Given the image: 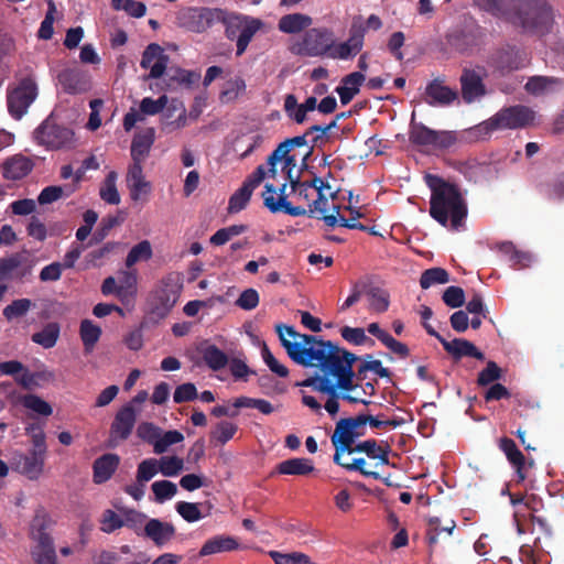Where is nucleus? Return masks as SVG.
<instances>
[{
  "mask_svg": "<svg viewBox=\"0 0 564 564\" xmlns=\"http://www.w3.org/2000/svg\"><path fill=\"white\" fill-rule=\"evenodd\" d=\"M335 464L345 468L348 471H358L365 477L380 479L379 473L366 468V459L362 457L354 458L351 462H344V457H340L339 463Z\"/></svg>",
  "mask_w": 564,
  "mask_h": 564,
  "instance_id": "54",
  "label": "nucleus"
},
{
  "mask_svg": "<svg viewBox=\"0 0 564 564\" xmlns=\"http://www.w3.org/2000/svg\"><path fill=\"white\" fill-rule=\"evenodd\" d=\"M415 112L409 129V141L416 147L431 148L433 150H447L457 142L455 131L433 130L422 122H415Z\"/></svg>",
  "mask_w": 564,
  "mask_h": 564,
  "instance_id": "6",
  "label": "nucleus"
},
{
  "mask_svg": "<svg viewBox=\"0 0 564 564\" xmlns=\"http://www.w3.org/2000/svg\"><path fill=\"white\" fill-rule=\"evenodd\" d=\"M265 178L264 165H259L256 170L245 180L241 187L237 189L229 198L228 210L229 213H238L246 208L251 198L252 192Z\"/></svg>",
  "mask_w": 564,
  "mask_h": 564,
  "instance_id": "12",
  "label": "nucleus"
},
{
  "mask_svg": "<svg viewBox=\"0 0 564 564\" xmlns=\"http://www.w3.org/2000/svg\"><path fill=\"white\" fill-rule=\"evenodd\" d=\"M457 99V90L446 86L443 77L434 78L425 87L424 101L429 106H449Z\"/></svg>",
  "mask_w": 564,
  "mask_h": 564,
  "instance_id": "14",
  "label": "nucleus"
},
{
  "mask_svg": "<svg viewBox=\"0 0 564 564\" xmlns=\"http://www.w3.org/2000/svg\"><path fill=\"white\" fill-rule=\"evenodd\" d=\"M117 176L115 171L109 172L99 189L101 199L111 205H118L120 203V195L116 185Z\"/></svg>",
  "mask_w": 564,
  "mask_h": 564,
  "instance_id": "39",
  "label": "nucleus"
},
{
  "mask_svg": "<svg viewBox=\"0 0 564 564\" xmlns=\"http://www.w3.org/2000/svg\"><path fill=\"white\" fill-rule=\"evenodd\" d=\"M499 449L506 455L510 464H520L524 458L522 452L518 448L516 442L507 436H502L498 440Z\"/></svg>",
  "mask_w": 564,
  "mask_h": 564,
  "instance_id": "47",
  "label": "nucleus"
},
{
  "mask_svg": "<svg viewBox=\"0 0 564 564\" xmlns=\"http://www.w3.org/2000/svg\"><path fill=\"white\" fill-rule=\"evenodd\" d=\"M362 435L364 433H355L352 431V422H347L346 417L340 419L336 423L334 434L330 437L332 444L335 447L334 463H339L340 457H343V448H348V446L355 443L356 438Z\"/></svg>",
  "mask_w": 564,
  "mask_h": 564,
  "instance_id": "19",
  "label": "nucleus"
},
{
  "mask_svg": "<svg viewBox=\"0 0 564 564\" xmlns=\"http://www.w3.org/2000/svg\"><path fill=\"white\" fill-rule=\"evenodd\" d=\"M61 328L57 323L46 324L40 332H37V345L44 348H52L56 345L59 337Z\"/></svg>",
  "mask_w": 564,
  "mask_h": 564,
  "instance_id": "45",
  "label": "nucleus"
},
{
  "mask_svg": "<svg viewBox=\"0 0 564 564\" xmlns=\"http://www.w3.org/2000/svg\"><path fill=\"white\" fill-rule=\"evenodd\" d=\"M158 473H160L158 459L156 458H147V459H143L138 465L135 479L139 482L147 484L153 477H155Z\"/></svg>",
  "mask_w": 564,
  "mask_h": 564,
  "instance_id": "51",
  "label": "nucleus"
},
{
  "mask_svg": "<svg viewBox=\"0 0 564 564\" xmlns=\"http://www.w3.org/2000/svg\"><path fill=\"white\" fill-rule=\"evenodd\" d=\"M33 263L32 253L28 250L15 252L7 258L0 259V280L11 279L14 272L24 275L31 272Z\"/></svg>",
  "mask_w": 564,
  "mask_h": 564,
  "instance_id": "17",
  "label": "nucleus"
},
{
  "mask_svg": "<svg viewBox=\"0 0 564 564\" xmlns=\"http://www.w3.org/2000/svg\"><path fill=\"white\" fill-rule=\"evenodd\" d=\"M120 464V457L117 454L107 453L98 457L93 464V479L95 484L108 481Z\"/></svg>",
  "mask_w": 564,
  "mask_h": 564,
  "instance_id": "25",
  "label": "nucleus"
},
{
  "mask_svg": "<svg viewBox=\"0 0 564 564\" xmlns=\"http://www.w3.org/2000/svg\"><path fill=\"white\" fill-rule=\"evenodd\" d=\"M198 398V392L194 383L186 382L176 387L173 393V400L175 403H185Z\"/></svg>",
  "mask_w": 564,
  "mask_h": 564,
  "instance_id": "62",
  "label": "nucleus"
},
{
  "mask_svg": "<svg viewBox=\"0 0 564 564\" xmlns=\"http://www.w3.org/2000/svg\"><path fill=\"white\" fill-rule=\"evenodd\" d=\"M226 21V10L208 7H185L176 14V23L189 32L204 33Z\"/></svg>",
  "mask_w": 564,
  "mask_h": 564,
  "instance_id": "5",
  "label": "nucleus"
},
{
  "mask_svg": "<svg viewBox=\"0 0 564 564\" xmlns=\"http://www.w3.org/2000/svg\"><path fill=\"white\" fill-rule=\"evenodd\" d=\"M534 111L527 106L516 105L502 108L488 120L479 124V129L489 133L501 129H520L531 124Z\"/></svg>",
  "mask_w": 564,
  "mask_h": 564,
  "instance_id": "7",
  "label": "nucleus"
},
{
  "mask_svg": "<svg viewBox=\"0 0 564 564\" xmlns=\"http://www.w3.org/2000/svg\"><path fill=\"white\" fill-rule=\"evenodd\" d=\"M442 300L447 306L457 308L465 303V292L460 286L452 285L443 292Z\"/></svg>",
  "mask_w": 564,
  "mask_h": 564,
  "instance_id": "59",
  "label": "nucleus"
},
{
  "mask_svg": "<svg viewBox=\"0 0 564 564\" xmlns=\"http://www.w3.org/2000/svg\"><path fill=\"white\" fill-rule=\"evenodd\" d=\"M314 470V465L310 458L294 457L282 460L275 467L280 475L306 476Z\"/></svg>",
  "mask_w": 564,
  "mask_h": 564,
  "instance_id": "31",
  "label": "nucleus"
},
{
  "mask_svg": "<svg viewBox=\"0 0 564 564\" xmlns=\"http://www.w3.org/2000/svg\"><path fill=\"white\" fill-rule=\"evenodd\" d=\"M169 56L163 53L162 47L156 43L149 44L143 51L140 66L150 68L148 78H160L166 70Z\"/></svg>",
  "mask_w": 564,
  "mask_h": 564,
  "instance_id": "15",
  "label": "nucleus"
},
{
  "mask_svg": "<svg viewBox=\"0 0 564 564\" xmlns=\"http://www.w3.org/2000/svg\"><path fill=\"white\" fill-rule=\"evenodd\" d=\"M563 80L557 77L533 76L525 84V89L532 95H541L563 85Z\"/></svg>",
  "mask_w": 564,
  "mask_h": 564,
  "instance_id": "35",
  "label": "nucleus"
},
{
  "mask_svg": "<svg viewBox=\"0 0 564 564\" xmlns=\"http://www.w3.org/2000/svg\"><path fill=\"white\" fill-rule=\"evenodd\" d=\"M487 63L501 75H506L525 66V54L517 46L506 44L496 48Z\"/></svg>",
  "mask_w": 564,
  "mask_h": 564,
  "instance_id": "9",
  "label": "nucleus"
},
{
  "mask_svg": "<svg viewBox=\"0 0 564 564\" xmlns=\"http://www.w3.org/2000/svg\"><path fill=\"white\" fill-rule=\"evenodd\" d=\"M167 104V97L162 95L158 99H152L151 97H145L140 102V111L143 115L154 116L161 112Z\"/></svg>",
  "mask_w": 564,
  "mask_h": 564,
  "instance_id": "60",
  "label": "nucleus"
},
{
  "mask_svg": "<svg viewBox=\"0 0 564 564\" xmlns=\"http://www.w3.org/2000/svg\"><path fill=\"white\" fill-rule=\"evenodd\" d=\"M239 546L237 540L229 535H216L208 539L199 550V556L213 555L221 552H230Z\"/></svg>",
  "mask_w": 564,
  "mask_h": 564,
  "instance_id": "33",
  "label": "nucleus"
},
{
  "mask_svg": "<svg viewBox=\"0 0 564 564\" xmlns=\"http://www.w3.org/2000/svg\"><path fill=\"white\" fill-rule=\"evenodd\" d=\"M137 294V278L131 272H124L119 279L117 297L122 304H129Z\"/></svg>",
  "mask_w": 564,
  "mask_h": 564,
  "instance_id": "37",
  "label": "nucleus"
},
{
  "mask_svg": "<svg viewBox=\"0 0 564 564\" xmlns=\"http://www.w3.org/2000/svg\"><path fill=\"white\" fill-rule=\"evenodd\" d=\"M237 21V29H240V33L237 37V51L236 55L241 56L249 43L251 42L254 34L261 29L263 25L262 21L254 18L242 17V19H235Z\"/></svg>",
  "mask_w": 564,
  "mask_h": 564,
  "instance_id": "24",
  "label": "nucleus"
},
{
  "mask_svg": "<svg viewBox=\"0 0 564 564\" xmlns=\"http://www.w3.org/2000/svg\"><path fill=\"white\" fill-rule=\"evenodd\" d=\"M159 462L160 473L165 477L177 476L184 468V462L177 456H162Z\"/></svg>",
  "mask_w": 564,
  "mask_h": 564,
  "instance_id": "48",
  "label": "nucleus"
},
{
  "mask_svg": "<svg viewBox=\"0 0 564 564\" xmlns=\"http://www.w3.org/2000/svg\"><path fill=\"white\" fill-rule=\"evenodd\" d=\"M182 290L177 273L163 276L148 296V313L152 319H164L175 306Z\"/></svg>",
  "mask_w": 564,
  "mask_h": 564,
  "instance_id": "4",
  "label": "nucleus"
},
{
  "mask_svg": "<svg viewBox=\"0 0 564 564\" xmlns=\"http://www.w3.org/2000/svg\"><path fill=\"white\" fill-rule=\"evenodd\" d=\"M58 82L65 93L78 95L87 93L91 87L90 76L79 68H67L58 74Z\"/></svg>",
  "mask_w": 564,
  "mask_h": 564,
  "instance_id": "18",
  "label": "nucleus"
},
{
  "mask_svg": "<svg viewBox=\"0 0 564 564\" xmlns=\"http://www.w3.org/2000/svg\"><path fill=\"white\" fill-rule=\"evenodd\" d=\"M147 514L137 511L134 509H128L123 511V527L133 530L138 535L147 520Z\"/></svg>",
  "mask_w": 564,
  "mask_h": 564,
  "instance_id": "61",
  "label": "nucleus"
},
{
  "mask_svg": "<svg viewBox=\"0 0 564 564\" xmlns=\"http://www.w3.org/2000/svg\"><path fill=\"white\" fill-rule=\"evenodd\" d=\"M275 193L276 188L273 184H265L264 192L262 193L263 197V205L271 212V213H279L284 212L285 214L299 217V216H308V209L301 206H293L290 202L286 199L281 198V200H275Z\"/></svg>",
  "mask_w": 564,
  "mask_h": 564,
  "instance_id": "21",
  "label": "nucleus"
},
{
  "mask_svg": "<svg viewBox=\"0 0 564 564\" xmlns=\"http://www.w3.org/2000/svg\"><path fill=\"white\" fill-rule=\"evenodd\" d=\"M502 378V370L495 361H488L487 366L478 373L477 383L480 387L489 386Z\"/></svg>",
  "mask_w": 564,
  "mask_h": 564,
  "instance_id": "52",
  "label": "nucleus"
},
{
  "mask_svg": "<svg viewBox=\"0 0 564 564\" xmlns=\"http://www.w3.org/2000/svg\"><path fill=\"white\" fill-rule=\"evenodd\" d=\"M310 383L311 386L304 387L328 395L324 408L330 416H335L339 411V397L337 393V388H343L345 390H356V386H354L352 382H348L346 386H340L339 383H332L330 381L326 380H314Z\"/></svg>",
  "mask_w": 564,
  "mask_h": 564,
  "instance_id": "20",
  "label": "nucleus"
},
{
  "mask_svg": "<svg viewBox=\"0 0 564 564\" xmlns=\"http://www.w3.org/2000/svg\"><path fill=\"white\" fill-rule=\"evenodd\" d=\"M449 281L448 272L443 268H430L422 272L420 278V285L426 290L435 284H445Z\"/></svg>",
  "mask_w": 564,
  "mask_h": 564,
  "instance_id": "42",
  "label": "nucleus"
},
{
  "mask_svg": "<svg viewBox=\"0 0 564 564\" xmlns=\"http://www.w3.org/2000/svg\"><path fill=\"white\" fill-rule=\"evenodd\" d=\"M333 44L332 31L313 28L304 33L302 40L295 43L291 51L296 55L316 57L327 54Z\"/></svg>",
  "mask_w": 564,
  "mask_h": 564,
  "instance_id": "8",
  "label": "nucleus"
},
{
  "mask_svg": "<svg viewBox=\"0 0 564 564\" xmlns=\"http://www.w3.org/2000/svg\"><path fill=\"white\" fill-rule=\"evenodd\" d=\"M425 183L431 189V217L444 227L451 223V228L458 230L467 217V205L459 188L432 174L425 175Z\"/></svg>",
  "mask_w": 564,
  "mask_h": 564,
  "instance_id": "2",
  "label": "nucleus"
},
{
  "mask_svg": "<svg viewBox=\"0 0 564 564\" xmlns=\"http://www.w3.org/2000/svg\"><path fill=\"white\" fill-rule=\"evenodd\" d=\"M155 131L153 128H147L137 133L131 143V158L132 161H144L149 155L150 150L154 143Z\"/></svg>",
  "mask_w": 564,
  "mask_h": 564,
  "instance_id": "28",
  "label": "nucleus"
},
{
  "mask_svg": "<svg viewBox=\"0 0 564 564\" xmlns=\"http://www.w3.org/2000/svg\"><path fill=\"white\" fill-rule=\"evenodd\" d=\"M75 192L74 185H65V186H57L52 185L47 186L42 189L40 195L37 196V204L40 205H46L51 204L53 202H56L57 199L62 198L63 196L68 197Z\"/></svg>",
  "mask_w": 564,
  "mask_h": 564,
  "instance_id": "38",
  "label": "nucleus"
},
{
  "mask_svg": "<svg viewBox=\"0 0 564 564\" xmlns=\"http://www.w3.org/2000/svg\"><path fill=\"white\" fill-rule=\"evenodd\" d=\"M183 440V434L176 430L167 431L163 435L161 433L159 442H155V454H163L169 446L181 443Z\"/></svg>",
  "mask_w": 564,
  "mask_h": 564,
  "instance_id": "63",
  "label": "nucleus"
},
{
  "mask_svg": "<svg viewBox=\"0 0 564 564\" xmlns=\"http://www.w3.org/2000/svg\"><path fill=\"white\" fill-rule=\"evenodd\" d=\"M340 335L346 341L356 346L365 344L375 345V341L366 335L365 329L361 327L344 326L340 328Z\"/></svg>",
  "mask_w": 564,
  "mask_h": 564,
  "instance_id": "46",
  "label": "nucleus"
},
{
  "mask_svg": "<svg viewBox=\"0 0 564 564\" xmlns=\"http://www.w3.org/2000/svg\"><path fill=\"white\" fill-rule=\"evenodd\" d=\"M269 555L274 561V564H312L311 558L301 552L281 553L270 551Z\"/></svg>",
  "mask_w": 564,
  "mask_h": 564,
  "instance_id": "50",
  "label": "nucleus"
},
{
  "mask_svg": "<svg viewBox=\"0 0 564 564\" xmlns=\"http://www.w3.org/2000/svg\"><path fill=\"white\" fill-rule=\"evenodd\" d=\"M137 410L131 403L124 404L117 411L109 430L110 447H116L130 437L137 423Z\"/></svg>",
  "mask_w": 564,
  "mask_h": 564,
  "instance_id": "10",
  "label": "nucleus"
},
{
  "mask_svg": "<svg viewBox=\"0 0 564 564\" xmlns=\"http://www.w3.org/2000/svg\"><path fill=\"white\" fill-rule=\"evenodd\" d=\"M197 351L200 354L206 366L213 371L224 369L229 362L228 356L216 345L209 344L208 341H203L197 347Z\"/></svg>",
  "mask_w": 564,
  "mask_h": 564,
  "instance_id": "27",
  "label": "nucleus"
},
{
  "mask_svg": "<svg viewBox=\"0 0 564 564\" xmlns=\"http://www.w3.org/2000/svg\"><path fill=\"white\" fill-rule=\"evenodd\" d=\"M366 295L369 300V310L376 313H384L388 311L390 305L389 293L378 286H369L367 284Z\"/></svg>",
  "mask_w": 564,
  "mask_h": 564,
  "instance_id": "36",
  "label": "nucleus"
},
{
  "mask_svg": "<svg viewBox=\"0 0 564 564\" xmlns=\"http://www.w3.org/2000/svg\"><path fill=\"white\" fill-rule=\"evenodd\" d=\"M176 533L175 527L171 522H164L159 519H149L143 528V534L150 539L155 546L163 547Z\"/></svg>",
  "mask_w": 564,
  "mask_h": 564,
  "instance_id": "22",
  "label": "nucleus"
},
{
  "mask_svg": "<svg viewBox=\"0 0 564 564\" xmlns=\"http://www.w3.org/2000/svg\"><path fill=\"white\" fill-rule=\"evenodd\" d=\"M43 524L37 528V564H59L54 539L42 532Z\"/></svg>",
  "mask_w": 564,
  "mask_h": 564,
  "instance_id": "30",
  "label": "nucleus"
},
{
  "mask_svg": "<svg viewBox=\"0 0 564 564\" xmlns=\"http://www.w3.org/2000/svg\"><path fill=\"white\" fill-rule=\"evenodd\" d=\"M200 73L196 70H187L184 68H170L167 72V87L175 89L176 86L193 88L200 80Z\"/></svg>",
  "mask_w": 564,
  "mask_h": 564,
  "instance_id": "32",
  "label": "nucleus"
},
{
  "mask_svg": "<svg viewBox=\"0 0 564 564\" xmlns=\"http://www.w3.org/2000/svg\"><path fill=\"white\" fill-rule=\"evenodd\" d=\"M162 430L154 425L151 422H142L137 427V435L143 442H147L153 445V451L155 452V442H159L160 434Z\"/></svg>",
  "mask_w": 564,
  "mask_h": 564,
  "instance_id": "56",
  "label": "nucleus"
},
{
  "mask_svg": "<svg viewBox=\"0 0 564 564\" xmlns=\"http://www.w3.org/2000/svg\"><path fill=\"white\" fill-rule=\"evenodd\" d=\"M306 137L307 134L304 133L303 135L285 139L271 152V159L275 160L278 158L284 156L286 153H291L294 148L306 145Z\"/></svg>",
  "mask_w": 564,
  "mask_h": 564,
  "instance_id": "49",
  "label": "nucleus"
},
{
  "mask_svg": "<svg viewBox=\"0 0 564 564\" xmlns=\"http://www.w3.org/2000/svg\"><path fill=\"white\" fill-rule=\"evenodd\" d=\"M175 509L185 521L191 523L196 522L204 517L198 508V503L195 502L178 501L175 505Z\"/></svg>",
  "mask_w": 564,
  "mask_h": 564,
  "instance_id": "58",
  "label": "nucleus"
},
{
  "mask_svg": "<svg viewBox=\"0 0 564 564\" xmlns=\"http://www.w3.org/2000/svg\"><path fill=\"white\" fill-rule=\"evenodd\" d=\"M275 332L294 362L318 370L314 376L296 382V387L311 386L310 382L314 380H326L340 386L352 382V366L359 359L354 352L321 336L300 334L293 326L285 324H278Z\"/></svg>",
  "mask_w": 564,
  "mask_h": 564,
  "instance_id": "1",
  "label": "nucleus"
},
{
  "mask_svg": "<svg viewBox=\"0 0 564 564\" xmlns=\"http://www.w3.org/2000/svg\"><path fill=\"white\" fill-rule=\"evenodd\" d=\"M33 167L30 159L23 155H13L4 161L2 174L6 180L18 181L26 176Z\"/></svg>",
  "mask_w": 564,
  "mask_h": 564,
  "instance_id": "26",
  "label": "nucleus"
},
{
  "mask_svg": "<svg viewBox=\"0 0 564 564\" xmlns=\"http://www.w3.org/2000/svg\"><path fill=\"white\" fill-rule=\"evenodd\" d=\"M498 251L503 254L510 267L517 270L528 268L532 262V254L517 249L511 241H503L497 245Z\"/></svg>",
  "mask_w": 564,
  "mask_h": 564,
  "instance_id": "29",
  "label": "nucleus"
},
{
  "mask_svg": "<svg viewBox=\"0 0 564 564\" xmlns=\"http://www.w3.org/2000/svg\"><path fill=\"white\" fill-rule=\"evenodd\" d=\"M152 247L149 240H142L133 246L126 258V265L131 268L139 261H147L152 258Z\"/></svg>",
  "mask_w": 564,
  "mask_h": 564,
  "instance_id": "43",
  "label": "nucleus"
},
{
  "mask_svg": "<svg viewBox=\"0 0 564 564\" xmlns=\"http://www.w3.org/2000/svg\"><path fill=\"white\" fill-rule=\"evenodd\" d=\"M391 452L390 445L388 443L379 444L375 438L368 440V449L366 451V456L370 459L377 460L375 464L376 467L379 465H389V454Z\"/></svg>",
  "mask_w": 564,
  "mask_h": 564,
  "instance_id": "40",
  "label": "nucleus"
},
{
  "mask_svg": "<svg viewBox=\"0 0 564 564\" xmlns=\"http://www.w3.org/2000/svg\"><path fill=\"white\" fill-rule=\"evenodd\" d=\"M313 20L310 15L303 13H290L283 15L278 23V28L281 32L286 34H295L312 24Z\"/></svg>",
  "mask_w": 564,
  "mask_h": 564,
  "instance_id": "34",
  "label": "nucleus"
},
{
  "mask_svg": "<svg viewBox=\"0 0 564 564\" xmlns=\"http://www.w3.org/2000/svg\"><path fill=\"white\" fill-rule=\"evenodd\" d=\"M554 23V10L547 0L519 1L513 26L520 28L523 33L544 36L551 33Z\"/></svg>",
  "mask_w": 564,
  "mask_h": 564,
  "instance_id": "3",
  "label": "nucleus"
},
{
  "mask_svg": "<svg viewBox=\"0 0 564 564\" xmlns=\"http://www.w3.org/2000/svg\"><path fill=\"white\" fill-rule=\"evenodd\" d=\"M15 469L26 475L30 479L35 478V449L30 451V455H19L14 457Z\"/></svg>",
  "mask_w": 564,
  "mask_h": 564,
  "instance_id": "55",
  "label": "nucleus"
},
{
  "mask_svg": "<svg viewBox=\"0 0 564 564\" xmlns=\"http://www.w3.org/2000/svg\"><path fill=\"white\" fill-rule=\"evenodd\" d=\"M462 98L466 104L486 95V86L482 76L475 69L464 68L459 78Z\"/></svg>",
  "mask_w": 564,
  "mask_h": 564,
  "instance_id": "16",
  "label": "nucleus"
},
{
  "mask_svg": "<svg viewBox=\"0 0 564 564\" xmlns=\"http://www.w3.org/2000/svg\"><path fill=\"white\" fill-rule=\"evenodd\" d=\"M317 218L322 219L328 227H335L336 225H339L348 229H358L361 231L368 230V227L357 221L356 217L347 219L345 217H337L336 215H324Z\"/></svg>",
  "mask_w": 564,
  "mask_h": 564,
  "instance_id": "53",
  "label": "nucleus"
},
{
  "mask_svg": "<svg viewBox=\"0 0 564 564\" xmlns=\"http://www.w3.org/2000/svg\"><path fill=\"white\" fill-rule=\"evenodd\" d=\"M31 306V301L28 299H20L13 301L11 304L4 307L3 310V316L7 319H13L21 317L26 314Z\"/></svg>",
  "mask_w": 564,
  "mask_h": 564,
  "instance_id": "64",
  "label": "nucleus"
},
{
  "mask_svg": "<svg viewBox=\"0 0 564 564\" xmlns=\"http://www.w3.org/2000/svg\"><path fill=\"white\" fill-rule=\"evenodd\" d=\"M444 350L453 357L454 360H460L464 357H471L477 360H485V354L480 351L471 341L464 338H454L453 340H442Z\"/></svg>",
  "mask_w": 564,
  "mask_h": 564,
  "instance_id": "23",
  "label": "nucleus"
},
{
  "mask_svg": "<svg viewBox=\"0 0 564 564\" xmlns=\"http://www.w3.org/2000/svg\"><path fill=\"white\" fill-rule=\"evenodd\" d=\"M35 99V80L31 77L23 78L17 87L8 91L7 104L10 115L14 119H21Z\"/></svg>",
  "mask_w": 564,
  "mask_h": 564,
  "instance_id": "11",
  "label": "nucleus"
},
{
  "mask_svg": "<svg viewBox=\"0 0 564 564\" xmlns=\"http://www.w3.org/2000/svg\"><path fill=\"white\" fill-rule=\"evenodd\" d=\"M237 431V424L228 421H220L219 423H217L216 429L212 432L210 435L219 444L224 445L234 437Z\"/></svg>",
  "mask_w": 564,
  "mask_h": 564,
  "instance_id": "57",
  "label": "nucleus"
},
{
  "mask_svg": "<svg viewBox=\"0 0 564 564\" xmlns=\"http://www.w3.org/2000/svg\"><path fill=\"white\" fill-rule=\"evenodd\" d=\"M74 132L69 128L44 122L37 128V143L50 149H61L72 143Z\"/></svg>",
  "mask_w": 564,
  "mask_h": 564,
  "instance_id": "13",
  "label": "nucleus"
},
{
  "mask_svg": "<svg viewBox=\"0 0 564 564\" xmlns=\"http://www.w3.org/2000/svg\"><path fill=\"white\" fill-rule=\"evenodd\" d=\"M80 338L84 344L85 350L89 351L94 348L101 335V328L95 325L89 319H84L80 323L79 329Z\"/></svg>",
  "mask_w": 564,
  "mask_h": 564,
  "instance_id": "41",
  "label": "nucleus"
},
{
  "mask_svg": "<svg viewBox=\"0 0 564 564\" xmlns=\"http://www.w3.org/2000/svg\"><path fill=\"white\" fill-rule=\"evenodd\" d=\"M154 494V500L158 503H163L172 499L177 494V486L170 480H158L151 485Z\"/></svg>",
  "mask_w": 564,
  "mask_h": 564,
  "instance_id": "44",
  "label": "nucleus"
}]
</instances>
